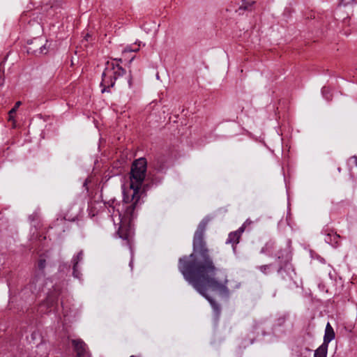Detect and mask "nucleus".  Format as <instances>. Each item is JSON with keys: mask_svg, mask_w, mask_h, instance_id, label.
Returning <instances> with one entry per match:
<instances>
[{"mask_svg": "<svg viewBox=\"0 0 357 357\" xmlns=\"http://www.w3.org/2000/svg\"><path fill=\"white\" fill-rule=\"evenodd\" d=\"M132 221L130 222V228L131 229V231H130V236L128 238H122L121 237V235H120L119 234V228L118 229V231H117V234L119 236V238H121V239H123V241H126V245L129 248L130 250V253H131V260L130 261V266L132 268V256H133V250H132V236H133V229H132Z\"/></svg>", "mask_w": 357, "mask_h": 357, "instance_id": "ddd939ff", "label": "nucleus"}, {"mask_svg": "<svg viewBox=\"0 0 357 357\" xmlns=\"http://www.w3.org/2000/svg\"><path fill=\"white\" fill-rule=\"evenodd\" d=\"M275 248V244L273 241L267 242L260 250L261 254H264L268 256H272Z\"/></svg>", "mask_w": 357, "mask_h": 357, "instance_id": "dca6fc26", "label": "nucleus"}, {"mask_svg": "<svg viewBox=\"0 0 357 357\" xmlns=\"http://www.w3.org/2000/svg\"><path fill=\"white\" fill-rule=\"evenodd\" d=\"M335 338V332L333 328L331 326L329 323L327 324L325 330V334L324 336V342L323 344L328 346L329 342H331Z\"/></svg>", "mask_w": 357, "mask_h": 357, "instance_id": "4468645a", "label": "nucleus"}, {"mask_svg": "<svg viewBox=\"0 0 357 357\" xmlns=\"http://www.w3.org/2000/svg\"><path fill=\"white\" fill-rule=\"evenodd\" d=\"M79 212H80L79 208H78L77 211L73 215L70 214V211H68V212L66 213V215L64 216V218L69 221H73V222L75 221L77 219Z\"/></svg>", "mask_w": 357, "mask_h": 357, "instance_id": "aec40b11", "label": "nucleus"}, {"mask_svg": "<svg viewBox=\"0 0 357 357\" xmlns=\"http://www.w3.org/2000/svg\"><path fill=\"white\" fill-rule=\"evenodd\" d=\"M84 259V251L80 250L76 255H73L71 259V264L73 266V276L75 278L78 280H81L82 278V273L79 269L78 264L79 262H82Z\"/></svg>", "mask_w": 357, "mask_h": 357, "instance_id": "6e6552de", "label": "nucleus"}, {"mask_svg": "<svg viewBox=\"0 0 357 357\" xmlns=\"http://www.w3.org/2000/svg\"><path fill=\"white\" fill-rule=\"evenodd\" d=\"M20 105H21L20 101L17 102L15 103V106L10 110V112H9L10 119H11L13 117V114L16 112L17 108L20 107Z\"/></svg>", "mask_w": 357, "mask_h": 357, "instance_id": "393cba45", "label": "nucleus"}, {"mask_svg": "<svg viewBox=\"0 0 357 357\" xmlns=\"http://www.w3.org/2000/svg\"><path fill=\"white\" fill-rule=\"evenodd\" d=\"M158 172H149L146 176L145 183H144L142 190L140 192L141 199L143 200L144 197L146 196V192L151 188L157 187L162 182L163 177L158 174Z\"/></svg>", "mask_w": 357, "mask_h": 357, "instance_id": "39448f33", "label": "nucleus"}, {"mask_svg": "<svg viewBox=\"0 0 357 357\" xmlns=\"http://www.w3.org/2000/svg\"><path fill=\"white\" fill-rule=\"evenodd\" d=\"M337 171H338V172H341V171H342L341 167H338V168H337Z\"/></svg>", "mask_w": 357, "mask_h": 357, "instance_id": "7c9ffc66", "label": "nucleus"}, {"mask_svg": "<svg viewBox=\"0 0 357 357\" xmlns=\"http://www.w3.org/2000/svg\"><path fill=\"white\" fill-rule=\"evenodd\" d=\"M273 266V264H268L259 266L257 267V268L263 274L268 275L272 272Z\"/></svg>", "mask_w": 357, "mask_h": 357, "instance_id": "a211bd4d", "label": "nucleus"}, {"mask_svg": "<svg viewBox=\"0 0 357 357\" xmlns=\"http://www.w3.org/2000/svg\"><path fill=\"white\" fill-rule=\"evenodd\" d=\"M250 223H252V221L249 219H248L242 225H245V228L246 227V226L248 225H250Z\"/></svg>", "mask_w": 357, "mask_h": 357, "instance_id": "c85d7f7f", "label": "nucleus"}, {"mask_svg": "<svg viewBox=\"0 0 357 357\" xmlns=\"http://www.w3.org/2000/svg\"><path fill=\"white\" fill-rule=\"evenodd\" d=\"M350 159L354 160V163H355L356 166L357 167V156L354 155Z\"/></svg>", "mask_w": 357, "mask_h": 357, "instance_id": "c756f323", "label": "nucleus"}, {"mask_svg": "<svg viewBox=\"0 0 357 357\" xmlns=\"http://www.w3.org/2000/svg\"><path fill=\"white\" fill-rule=\"evenodd\" d=\"M244 231L245 225H241L236 231H231L229 234L228 238L226 240V243L231 244L234 251L236 250V247L239 243L240 238Z\"/></svg>", "mask_w": 357, "mask_h": 357, "instance_id": "9d476101", "label": "nucleus"}, {"mask_svg": "<svg viewBox=\"0 0 357 357\" xmlns=\"http://www.w3.org/2000/svg\"><path fill=\"white\" fill-rule=\"evenodd\" d=\"M128 86H129V88H132V77H130L128 80Z\"/></svg>", "mask_w": 357, "mask_h": 357, "instance_id": "cd10ccee", "label": "nucleus"}, {"mask_svg": "<svg viewBox=\"0 0 357 357\" xmlns=\"http://www.w3.org/2000/svg\"><path fill=\"white\" fill-rule=\"evenodd\" d=\"M72 344L77 357H90L87 346L83 340L80 339L73 340Z\"/></svg>", "mask_w": 357, "mask_h": 357, "instance_id": "1a4fd4ad", "label": "nucleus"}, {"mask_svg": "<svg viewBox=\"0 0 357 357\" xmlns=\"http://www.w3.org/2000/svg\"><path fill=\"white\" fill-rule=\"evenodd\" d=\"M254 3V1L242 0L241 4L239 6L238 10H236V12H238L239 15H241L245 10L250 11L252 9Z\"/></svg>", "mask_w": 357, "mask_h": 357, "instance_id": "2eb2a0df", "label": "nucleus"}, {"mask_svg": "<svg viewBox=\"0 0 357 357\" xmlns=\"http://www.w3.org/2000/svg\"><path fill=\"white\" fill-rule=\"evenodd\" d=\"M112 71L110 69L105 68L102 74V82L100 86L102 87V93L109 92V89L113 87L115 84L114 77L112 75Z\"/></svg>", "mask_w": 357, "mask_h": 357, "instance_id": "423d86ee", "label": "nucleus"}, {"mask_svg": "<svg viewBox=\"0 0 357 357\" xmlns=\"http://www.w3.org/2000/svg\"><path fill=\"white\" fill-rule=\"evenodd\" d=\"M210 218L206 216L199 223L192 240V252L178 259V269L184 279L210 303L216 315L221 311L220 305L208 293V289L226 298L229 296L227 275L218 268L210 255L204 238Z\"/></svg>", "mask_w": 357, "mask_h": 357, "instance_id": "f257e3e1", "label": "nucleus"}, {"mask_svg": "<svg viewBox=\"0 0 357 357\" xmlns=\"http://www.w3.org/2000/svg\"><path fill=\"white\" fill-rule=\"evenodd\" d=\"M322 234L325 236L324 241L326 243L331 245L333 247H337L339 243L340 236L333 230L324 229Z\"/></svg>", "mask_w": 357, "mask_h": 357, "instance_id": "9b49d317", "label": "nucleus"}, {"mask_svg": "<svg viewBox=\"0 0 357 357\" xmlns=\"http://www.w3.org/2000/svg\"><path fill=\"white\" fill-rule=\"evenodd\" d=\"M321 93L325 100L327 101H330L332 99V94L331 93V91L328 88L324 86L321 89Z\"/></svg>", "mask_w": 357, "mask_h": 357, "instance_id": "4be33fe9", "label": "nucleus"}, {"mask_svg": "<svg viewBox=\"0 0 357 357\" xmlns=\"http://www.w3.org/2000/svg\"><path fill=\"white\" fill-rule=\"evenodd\" d=\"M353 1H354V0H341L340 4L344 6H346L349 4L352 3Z\"/></svg>", "mask_w": 357, "mask_h": 357, "instance_id": "bb28decb", "label": "nucleus"}, {"mask_svg": "<svg viewBox=\"0 0 357 357\" xmlns=\"http://www.w3.org/2000/svg\"><path fill=\"white\" fill-rule=\"evenodd\" d=\"M58 302V298L53 294H49L47 297L46 304L48 307H53Z\"/></svg>", "mask_w": 357, "mask_h": 357, "instance_id": "6ab92c4d", "label": "nucleus"}, {"mask_svg": "<svg viewBox=\"0 0 357 357\" xmlns=\"http://www.w3.org/2000/svg\"><path fill=\"white\" fill-rule=\"evenodd\" d=\"M328 347L325 344H321L315 351L314 357H326Z\"/></svg>", "mask_w": 357, "mask_h": 357, "instance_id": "f3484780", "label": "nucleus"}, {"mask_svg": "<svg viewBox=\"0 0 357 357\" xmlns=\"http://www.w3.org/2000/svg\"><path fill=\"white\" fill-rule=\"evenodd\" d=\"M141 43L142 42L139 41L135 43L133 45L126 47L125 49V52H137L139 50Z\"/></svg>", "mask_w": 357, "mask_h": 357, "instance_id": "412c9836", "label": "nucleus"}, {"mask_svg": "<svg viewBox=\"0 0 357 357\" xmlns=\"http://www.w3.org/2000/svg\"><path fill=\"white\" fill-rule=\"evenodd\" d=\"M116 61H121V59H115Z\"/></svg>", "mask_w": 357, "mask_h": 357, "instance_id": "2f4dec72", "label": "nucleus"}, {"mask_svg": "<svg viewBox=\"0 0 357 357\" xmlns=\"http://www.w3.org/2000/svg\"><path fill=\"white\" fill-rule=\"evenodd\" d=\"M105 68L106 69H110L112 71V75L116 80L118 77H122L126 73V70L124 68H123L119 63H114V62L107 61Z\"/></svg>", "mask_w": 357, "mask_h": 357, "instance_id": "f8f14e48", "label": "nucleus"}, {"mask_svg": "<svg viewBox=\"0 0 357 357\" xmlns=\"http://www.w3.org/2000/svg\"><path fill=\"white\" fill-rule=\"evenodd\" d=\"M275 256L279 261L277 273L283 281L290 285L296 275V273L290 262L291 259L289 252L287 250H280L275 254Z\"/></svg>", "mask_w": 357, "mask_h": 357, "instance_id": "7ed1b4c3", "label": "nucleus"}, {"mask_svg": "<svg viewBox=\"0 0 357 357\" xmlns=\"http://www.w3.org/2000/svg\"><path fill=\"white\" fill-rule=\"evenodd\" d=\"M47 40L43 44V38L41 37L28 40L27 44L29 46L26 47V52L28 54L36 56L46 54L49 49V47L47 46Z\"/></svg>", "mask_w": 357, "mask_h": 357, "instance_id": "20e7f679", "label": "nucleus"}, {"mask_svg": "<svg viewBox=\"0 0 357 357\" xmlns=\"http://www.w3.org/2000/svg\"><path fill=\"white\" fill-rule=\"evenodd\" d=\"M46 265V261L44 259H40L38 263V267L40 270H43Z\"/></svg>", "mask_w": 357, "mask_h": 357, "instance_id": "a878e982", "label": "nucleus"}, {"mask_svg": "<svg viewBox=\"0 0 357 357\" xmlns=\"http://www.w3.org/2000/svg\"><path fill=\"white\" fill-rule=\"evenodd\" d=\"M130 357H135V356L132 355V356H130Z\"/></svg>", "mask_w": 357, "mask_h": 357, "instance_id": "473e14b6", "label": "nucleus"}, {"mask_svg": "<svg viewBox=\"0 0 357 357\" xmlns=\"http://www.w3.org/2000/svg\"><path fill=\"white\" fill-rule=\"evenodd\" d=\"M168 156L163 154L157 155L153 162V167L157 172H165L168 168Z\"/></svg>", "mask_w": 357, "mask_h": 357, "instance_id": "0eeeda50", "label": "nucleus"}, {"mask_svg": "<svg viewBox=\"0 0 357 357\" xmlns=\"http://www.w3.org/2000/svg\"><path fill=\"white\" fill-rule=\"evenodd\" d=\"M147 161L144 158L135 160L131 166L130 187L123 188L122 202L114 199L108 202L109 212L114 223L119 225L121 237L128 238L131 231L130 223L135 220L144 204L140 192L146 178Z\"/></svg>", "mask_w": 357, "mask_h": 357, "instance_id": "f03ea898", "label": "nucleus"}, {"mask_svg": "<svg viewBox=\"0 0 357 357\" xmlns=\"http://www.w3.org/2000/svg\"><path fill=\"white\" fill-rule=\"evenodd\" d=\"M287 316L286 314H282L279 316L275 322V326H282L284 324Z\"/></svg>", "mask_w": 357, "mask_h": 357, "instance_id": "5701e85b", "label": "nucleus"}, {"mask_svg": "<svg viewBox=\"0 0 357 357\" xmlns=\"http://www.w3.org/2000/svg\"><path fill=\"white\" fill-rule=\"evenodd\" d=\"M310 255L312 259L319 261L320 263H321L323 264H326L325 259L324 257H322L321 255H319V254H317L314 252H311Z\"/></svg>", "mask_w": 357, "mask_h": 357, "instance_id": "b1692460", "label": "nucleus"}]
</instances>
